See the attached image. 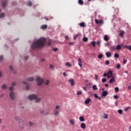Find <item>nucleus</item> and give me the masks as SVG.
<instances>
[{
	"label": "nucleus",
	"instance_id": "nucleus-1",
	"mask_svg": "<svg viewBox=\"0 0 131 131\" xmlns=\"http://www.w3.org/2000/svg\"><path fill=\"white\" fill-rule=\"evenodd\" d=\"M46 45V38H40L36 41H34L31 45V48L34 50L42 48Z\"/></svg>",
	"mask_w": 131,
	"mask_h": 131
},
{
	"label": "nucleus",
	"instance_id": "nucleus-2",
	"mask_svg": "<svg viewBox=\"0 0 131 131\" xmlns=\"http://www.w3.org/2000/svg\"><path fill=\"white\" fill-rule=\"evenodd\" d=\"M28 99L30 100V101H32L33 100H35L36 103H39L40 101H41V98L37 97V96L35 94H31L28 96Z\"/></svg>",
	"mask_w": 131,
	"mask_h": 131
},
{
	"label": "nucleus",
	"instance_id": "nucleus-3",
	"mask_svg": "<svg viewBox=\"0 0 131 131\" xmlns=\"http://www.w3.org/2000/svg\"><path fill=\"white\" fill-rule=\"evenodd\" d=\"M36 81L37 85H41L43 83V79L41 78L40 76L36 77Z\"/></svg>",
	"mask_w": 131,
	"mask_h": 131
},
{
	"label": "nucleus",
	"instance_id": "nucleus-4",
	"mask_svg": "<svg viewBox=\"0 0 131 131\" xmlns=\"http://www.w3.org/2000/svg\"><path fill=\"white\" fill-rule=\"evenodd\" d=\"M9 97L11 100H15L16 99V94L14 91H11L9 93Z\"/></svg>",
	"mask_w": 131,
	"mask_h": 131
},
{
	"label": "nucleus",
	"instance_id": "nucleus-5",
	"mask_svg": "<svg viewBox=\"0 0 131 131\" xmlns=\"http://www.w3.org/2000/svg\"><path fill=\"white\" fill-rule=\"evenodd\" d=\"M96 24H98L99 26H102L104 24V20H98L96 19L95 20Z\"/></svg>",
	"mask_w": 131,
	"mask_h": 131
},
{
	"label": "nucleus",
	"instance_id": "nucleus-6",
	"mask_svg": "<svg viewBox=\"0 0 131 131\" xmlns=\"http://www.w3.org/2000/svg\"><path fill=\"white\" fill-rule=\"evenodd\" d=\"M113 73H112V71L109 70L107 72V78H111V77H113Z\"/></svg>",
	"mask_w": 131,
	"mask_h": 131
},
{
	"label": "nucleus",
	"instance_id": "nucleus-7",
	"mask_svg": "<svg viewBox=\"0 0 131 131\" xmlns=\"http://www.w3.org/2000/svg\"><path fill=\"white\" fill-rule=\"evenodd\" d=\"M14 120H15V121H17V122H18L19 123L21 122V118H20V117L18 116H14Z\"/></svg>",
	"mask_w": 131,
	"mask_h": 131
},
{
	"label": "nucleus",
	"instance_id": "nucleus-8",
	"mask_svg": "<svg viewBox=\"0 0 131 131\" xmlns=\"http://www.w3.org/2000/svg\"><path fill=\"white\" fill-rule=\"evenodd\" d=\"M107 95H108V92L106 91H103L102 92V95H101V97L102 98H106V97L107 96Z\"/></svg>",
	"mask_w": 131,
	"mask_h": 131
},
{
	"label": "nucleus",
	"instance_id": "nucleus-9",
	"mask_svg": "<svg viewBox=\"0 0 131 131\" xmlns=\"http://www.w3.org/2000/svg\"><path fill=\"white\" fill-rule=\"evenodd\" d=\"M69 82L70 83L72 86H73L74 85V80L72 78H70L69 79Z\"/></svg>",
	"mask_w": 131,
	"mask_h": 131
},
{
	"label": "nucleus",
	"instance_id": "nucleus-10",
	"mask_svg": "<svg viewBox=\"0 0 131 131\" xmlns=\"http://www.w3.org/2000/svg\"><path fill=\"white\" fill-rule=\"evenodd\" d=\"M2 7L3 8H5V7H6L7 5H8V3H7V0H5L3 2H2Z\"/></svg>",
	"mask_w": 131,
	"mask_h": 131
},
{
	"label": "nucleus",
	"instance_id": "nucleus-11",
	"mask_svg": "<svg viewBox=\"0 0 131 131\" xmlns=\"http://www.w3.org/2000/svg\"><path fill=\"white\" fill-rule=\"evenodd\" d=\"M110 83H113V82H115V77H112L111 79L110 80Z\"/></svg>",
	"mask_w": 131,
	"mask_h": 131
},
{
	"label": "nucleus",
	"instance_id": "nucleus-12",
	"mask_svg": "<svg viewBox=\"0 0 131 131\" xmlns=\"http://www.w3.org/2000/svg\"><path fill=\"white\" fill-rule=\"evenodd\" d=\"M92 101V100L90 98H87L85 101H84V103L86 105H88V104H89L91 101Z\"/></svg>",
	"mask_w": 131,
	"mask_h": 131
},
{
	"label": "nucleus",
	"instance_id": "nucleus-13",
	"mask_svg": "<svg viewBox=\"0 0 131 131\" xmlns=\"http://www.w3.org/2000/svg\"><path fill=\"white\" fill-rule=\"evenodd\" d=\"M23 83L26 85V90H29V85L26 82V81L23 82Z\"/></svg>",
	"mask_w": 131,
	"mask_h": 131
},
{
	"label": "nucleus",
	"instance_id": "nucleus-14",
	"mask_svg": "<svg viewBox=\"0 0 131 131\" xmlns=\"http://www.w3.org/2000/svg\"><path fill=\"white\" fill-rule=\"evenodd\" d=\"M105 55L106 56V57H107V58H110V57H111V55H112L111 52H106Z\"/></svg>",
	"mask_w": 131,
	"mask_h": 131
},
{
	"label": "nucleus",
	"instance_id": "nucleus-15",
	"mask_svg": "<svg viewBox=\"0 0 131 131\" xmlns=\"http://www.w3.org/2000/svg\"><path fill=\"white\" fill-rule=\"evenodd\" d=\"M116 50H117V51H119V50H121V45H117L116 47Z\"/></svg>",
	"mask_w": 131,
	"mask_h": 131
},
{
	"label": "nucleus",
	"instance_id": "nucleus-16",
	"mask_svg": "<svg viewBox=\"0 0 131 131\" xmlns=\"http://www.w3.org/2000/svg\"><path fill=\"white\" fill-rule=\"evenodd\" d=\"M28 80L29 81H34V77H30L28 78Z\"/></svg>",
	"mask_w": 131,
	"mask_h": 131
},
{
	"label": "nucleus",
	"instance_id": "nucleus-17",
	"mask_svg": "<svg viewBox=\"0 0 131 131\" xmlns=\"http://www.w3.org/2000/svg\"><path fill=\"white\" fill-rule=\"evenodd\" d=\"M104 39L105 41H108L109 40V37H108V35H105L104 36Z\"/></svg>",
	"mask_w": 131,
	"mask_h": 131
},
{
	"label": "nucleus",
	"instance_id": "nucleus-18",
	"mask_svg": "<svg viewBox=\"0 0 131 131\" xmlns=\"http://www.w3.org/2000/svg\"><path fill=\"white\" fill-rule=\"evenodd\" d=\"M70 123H71V124H72V125H74L75 124V121H74V120H70Z\"/></svg>",
	"mask_w": 131,
	"mask_h": 131
},
{
	"label": "nucleus",
	"instance_id": "nucleus-19",
	"mask_svg": "<svg viewBox=\"0 0 131 131\" xmlns=\"http://www.w3.org/2000/svg\"><path fill=\"white\" fill-rule=\"evenodd\" d=\"M124 31H120L119 35L120 36H121V37H123V35H124Z\"/></svg>",
	"mask_w": 131,
	"mask_h": 131
},
{
	"label": "nucleus",
	"instance_id": "nucleus-20",
	"mask_svg": "<svg viewBox=\"0 0 131 131\" xmlns=\"http://www.w3.org/2000/svg\"><path fill=\"white\" fill-rule=\"evenodd\" d=\"M80 127L82 129H84V128H85V124L84 123H82L80 125Z\"/></svg>",
	"mask_w": 131,
	"mask_h": 131
},
{
	"label": "nucleus",
	"instance_id": "nucleus-21",
	"mask_svg": "<svg viewBox=\"0 0 131 131\" xmlns=\"http://www.w3.org/2000/svg\"><path fill=\"white\" fill-rule=\"evenodd\" d=\"M59 113H60V111H59L58 110H55L54 112L53 113L54 115H58V114H59Z\"/></svg>",
	"mask_w": 131,
	"mask_h": 131
},
{
	"label": "nucleus",
	"instance_id": "nucleus-22",
	"mask_svg": "<svg viewBox=\"0 0 131 131\" xmlns=\"http://www.w3.org/2000/svg\"><path fill=\"white\" fill-rule=\"evenodd\" d=\"M79 119L81 122H83V121H84V118H83L82 116H80Z\"/></svg>",
	"mask_w": 131,
	"mask_h": 131
},
{
	"label": "nucleus",
	"instance_id": "nucleus-23",
	"mask_svg": "<svg viewBox=\"0 0 131 131\" xmlns=\"http://www.w3.org/2000/svg\"><path fill=\"white\" fill-rule=\"evenodd\" d=\"M80 27H85V24L84 23H81L79 24Z\"/></svg>",
	"mask_w": 131,
	"mask_h": 131
},
{
	"label": "nucleus",
	"instance_id": "nucleus-24",
	"mask_svg": "<svg viewBox=\"0 0 131 131\" xmlns=\"http://www.w3.org/2000/svg\"><path fill=\"white\" fill-rule=\"evenodd\" d=\"M48 26L47 25H44L41 26V29H46Z\"/></svg>",
	"mask_w": 131,
	"mask_h": 131
},
{
	"label": "nucleus",
	"instance_id": "nucleus-25",
	"mask_svg": "<svg viewBox=\"0 0 131 131\" xmlns=\"http://www.w3.org/2000/svg\"><path fill=\"white\" fill-rule=\"evenodd\" d=\"M44 83L46 85H48L49 84H50V80H47L45 81Z\"/></svg>",
	"mask_w": 131,
	"mask_h": 131
},
{
	"label": "nucleus",
	"instance_id": "nucleus-26",
	"mask_svg": "<svg viewBox=\"0 0 131 131\" xmlns=\"http://www.w3.org/2000/svg\"><path fill=\"white\" fill-rule=\"evenodd\" d=\"M65 65H66V66H68V67H71V66H72V65L71 64L70 62H66L65 63Z\"/></svg>",
	"mask_w": 131,
	"mask_h": 131
},
{
	"label": "nucleus",
	"instance_id": "nucleus-27",
	"mask_svg": "<svg viewBox=\"0 0 131 131\" xmlns=\"http://www.w3.org/2000/svg\"><path fill=\"white\" fill-rule=\"evenodd\" d=\"M111 51H115L116 50V47H115V46H112L111 47Z\"/></svg>",
	"mask_w": 131,
	"mask_h": 131
},
{
	"label": "nucleus",
	"instance_id": "nucleus-28",
	"mask_svg": "<svg viewBox=\"0 0 131 131\" xmlns=\"http://www.w3.org/2000/svg\"><path fill=\"white\" fill-rule=\"evenodd\" d=\"M83 41H85V42H86V41H88V40H89V38H88V37H84L82 39Z\"/></svg>",
	"mask_w": 131,
	"mask_h": 131
},
{
	"label": "nucleus",
	"instance_id": "nucleus-29",
	"mask_svg": "<svg viewBox=\"0 0 131 131\" xmlns=\"http://www.w3.org/2000/svg\"><path fill=\"white\" fill-rule=\"evenodd\" d=\"M111 45V42H106L105 44H104V46L105 47H110V45Z\"/></svg>",
	"mask_w": 131,
	"mask_h": 131
},
{
	"label": "nucleus",
	"instance_id": "nucleus-30",
	"mask_svg": "<svg viewBox=\"0 0 131 131\" xmlns=\"http://www.w3.org/2000/svg\"><path fill=\"white\" fill-rule=\"evenodd\" d=\"M92 89L94 91H96L97 90H98V88H97V86L96 85H93L92 86Z\"/></svg>",
	"mask_w": 131,
	"mask_h": 131
},
{
	"label": "nucleus",
	"instance_id": "nucleus-31",
	"mask_svg": "<svg viewBox=\"0 0 131 131\" xmlns=\"http://www.w3.org/2000/svg\"><path fill=\"white\" fill-rule=\"evenodd\" d=\"M125 48L127 49V50H129V51H131V46H125Z\"/></svg>",
	"mask_w": 131,
	"mask_h": 131
},
{
	"label": "nucleus",
	"instance_id": "nucleus-32",
	"mask_svg": "<svg viewBox=\"0 0 131 131\" xmlns=\"http://www.w3.org/2000/svg\"><path fill=\"white\" fill-rule=\"evenodd\" d=\"M96 42L95 41H93L91 42V44L92 45L93 47H96Z\"/></svg>",
	"mask_w": 131,
	"mask_h": 131
},
{
	"label": "nucleus",
	"instance_id": "nucleus-33",
	"mask_svg": "<svg viewBox=\"0 0 131 131\" xmlns=\"http://www.w3.org/2000/svg\"><path fill=\"white\" fill-rule=\"evenodd\" d=\"M2 88L3 90H6V89L8 88V86H7V85L4 84L2 86Z\"/></svg>",
	"mask_w": 131,
	"mask_h": 131
},
{
	"label": "nucleus",
	"instance_id": "nucleus-34",
	"mask_svg": "<svg viewBox=\"0 0 131 131\" xmlns=\"http://www.w3.org/2000/svg\"><path fill=\"white\" fill-rule=\"evenodd\" d=\"M9 70H10L11 71H14V68L13 67V66H9Z\"/></svg>",
	"mask_w": 131,
	"mask_h": 131
},
{
	"label": "nucleus",
	"instance_id": "nucleus-35",
	"mask_svg": "<svg viewBox=\"0 0 131 131\" xmlns=\"http://www.w3.org/2000/svg\"><path fill=\"white\" fill-rule=\"evenodd\" d=\"M103 118H104V119H107L108 118V115H107L106 114H104Z\"/></svg>",
	"mask_w": 131,
	"mask_h": 131
},
{
	"label": "nucleus",
	"instance_id": "nucleus-36",
	"mask_svg": "<svg viewBox=\"0 0 131 131\" xmlns=\"http://www.w3.org/2000/svg\"><path fill=\"white\" fill-rule=\"evenodd\" d=\"M98 59H102L103 58V55L102 54H100L98 55Z\"/></svg>",
	"mask_w": 131,
	"mask_h": 131
},
{
	"label": "nucleus",
	"instance_id": "nucleus-37",
	"mask_svg": "<svg viewBox=\"0 0 131 131\" xmlns=\"http://www.w3.org/2000/svg\"><path fill=\"white\" fill-rule=\"evenodd\" d=\"M121 67V66H120V64L119 63L117 64L116 66L117 69H120Z\"/></svg>",
	"mask_w": 131,
	"mask_h": 131
},
{
	"label": "nucleus",
	"instance_id": "nucleus-38",
	"mask_svg": "<svg viewBox=\"0 0 131 131\" xmlns=\"http://www.w3.org/2000/svg\"><path fill=\"white\" fill-rule=\"evenodd\" d=\"M77 94L79 96V95H82V92H81V91L79 90L77 92Z\"/></svg>",
	"mask_w": 131,
	"mask_h": 131
},
{
	"label": "nucleus",
	"instance_id": "nucleus-39",
	"mask_svg": "<svg viewBox=\"0 0 131 131\" xmlns=\"http://www.w3.org/2000/svg\"><path fill=\"white\" fill-rule=\"evenodd\" d=\"M78 4L79 5H83V1H82V0H79Z\"/></svg>",
	"mask_w": 131,
	"mask_h": 131
},
{
	"label": "nucleus",
	"instance_id": "nucleus-40",
	"mask_svg": "<svg viewBox=\"0 0 131 131\" xmlns=\"http://www.w3.org/2000/svg\"><path fill=\"white\" fill-rule=\"evenodd\" d=\"M114 57H115V58H119V54L116 53L114 54Z\"/></svg>",
	"mask_w": 131,
	"mask_h": 131
},
{
	"label": "nucleus",
	"instance_id": "nucleus-41",
	"mask_svg": "<svg viewBox=\"0 0 131 131\" xmlns=\"http://www.w3.org/2000/svg\"><path fill=\"white\" fill-rule=\"evenodd\" d=\"M9 91L13 92V91H14V87L13 86L9 87Z\"/></svg>",
	"mask_w": 131,
	"mask_h": 131
},
{
	"label": "nucleus",
	"instance_id": "nucleus-42",
	"mask_svg": "<svg viewBox=\"0 0 131 131\" xmlns=\"http://www.w3.org/2000/svg\"><path fill=\"white\" fill-rule=\"evenodd\" d=\"M4 17H5V13H1V14L0 15V18H4Z\"/></svg>",
	"mask_w": 131,
	"mask_h": 131
},
{
	"label": "nucleus",
	"instance_id": "nucleus-43",
	"mask_svg": "<svg viewBox=\"0 0 131 131\" xmlns=\"http://www.w3.org/2000/svg\"><path fill=\"white\" fill-rule=\"evenodd\" d=\"M118 112L119 114H122L123 111H122V110H119L118 111Z\"/></svg>",
	"mask_w": 131,
	"mask_h": 131
},
{
	"label": "nucleus",
	"instance_id": "nucleus-44",
	"mask_svg": "<svg viewBox=\"0 0 131 131\" xmlns=\"http://www.w3.org/2000/svg\"><path fill=\"white\" fill-rule=\"evenodd\" d=\"M96 45H97V46H100L101 45V41L98 40L96 42Z\"/></svg>",
	"mask_w": 131,
	"mask_h": 131
},
{
	"label": "nucleus",
	"instance_id": "nucleus-45",
	"mask_svg": "<svg viewBox=\"0 0 131 131\" xmlns=\"http://www.w3.org/2000/svg\"><path fill=\"white\" fill-rule=\"evenodd\" d=\"M107 81V79H106V78H103L102 79V82H106Z\"/></svg>",
	"mask_w": 131,
	"mask_h": 131
},
{
	"label": "nucleus",
	"instance_id": "nucleus-46",
	"mask_svg": "<svg viewBox=\"0 0 131 131\" xmlns=\"http://www.w3.org/2000/svg\"><path fill=\"white\" fill-rule=\"evenodd\" d=\"M49 68H50V69H54V68H55L54 65L53 64H50Z\"/></svg>",
	"mask_w": 131,
	"mask_h": 131
},
{
	"label": "nucleus",
	"instance_id": "nucleus-47",
	"mask_svg": "<svg viewBox=\"0 0 131 131\" xmlns=\"http://www.w3.org/2000/svg\"><path fill=\"white\" fill-rule=\"evenodd\" d=\"M105 64H106V65H109V64H110V61H109V60H106Z\"/></svg>",
	"mask_w": 131,
	"mask_h": 131
},
{
	"label": "nucleus",
	"instance_id": "nucleus-48",
	"mask_svg": "<svg viewBox=\"0 0 131 131\" xmlns=\"http://www.w3.org/2000/svg\"><path fill=\"white\" fill-rule=\"evenodd\" d=\"M39 112L41 114H43V113H45V111L43 110H41L39 111Z\"/></svg>",
	"mask_w": 131,
	"mask_h": 131
},
{
	"label": "nucleus",
	"instance_id": "nucleus-49",
	"mask_svg": "<svg viewBox=\"0 0 131 131\" xmlns=\"http://www.w3.org/2000/svg\"><path fill=\"white\" fill-rule=\"evenodd\" d=\"M115 92H119V88H118V87H116V88H115Z\"/></svg>",
	"mask_w": 131,
	"mask_h": 131
},
{
	"label": "nucleus",
	"instance_id": "nucleus-50",
	"mask_svg": "<svg viewBox=\"0 0 131 131\" xmlns=\"http://www.w3.org/2000/svg\"><path fill=\"white\" fill-rule=\"evenodd\" d=\"M58 50V49L57 48H53V52H57Z\"/></svg>",
	"mask_w": 131,
	"mask_h": 131
},
{
	"label": "nucleus",
	"instance_id": "nucleus-51",
	"mask_svg": "<svg viewBox=\"0 0 131 131\" xmlns=\"http://www.w3.org/2000/svg\"><path fill=\"white\" fill-rule=\"evenodd\" d=\"M78 37V34H76L75 36H74L73 39H76V38H77Z\"/></svg>",
	"mask_w": 131,
	"mask_h": 131
},
{
	"label": "nucleus",
	"instance_id": "nucleus-52",
	"mask_svg": "<svg viewBox=\"0 0 131 131\" xmlns=\"http://www.w3.org/2000/svg\"><path fill=\"white\" fill-rule=\"evenodd\" d=\"M3 60H4V56H0V62H2Z\"/></svg>",
	"mask_w": 131,
	"mask_h": 131
},
{
	"label": "nucleus",
	"instance_id": "nucleus-53",
	"mask_svg": "<svg viewBox=\"0 0 131 131\" xmlns=\"http://www.w3.org/2000/svg\"><path fill=\"white\" fill-rule=\"evenodd\" d=\"M126 62H127V60L126 59H123V64H126Z\"/></svg>",
	"mask_w": 131,
	"mask_h": 131
},
{
	"label": "nucleus",
	"instance_id": "nucleus-54",
	"mask_svg": "<svg viewBox=\"0 0 131 131\" xmlns=\"http://www.w3.org/2000/svg\"><path fill=\"white\" fill-rule=\"evenodd\" d=\"M83 90H84V91H85L86 92V91H88V88L86 86H83Z\"/></svg>",
	"mask_w": 131,
	"mask_h": 131
},
{
	"label": "nucleus",
	"instance_id": "nucleus-55",
	"mask_svg": "<svg viewBox=\"0 0 131 131\" xmlns=\"http://www.w3.org/2000/svg\"><path fill=\"white\" fill-rule=\"evenodd\" d=\"M82 62H78V64L79 65V66H80V67H82Z\"/></svg>",
	"mask_w": 131,
	"mask_h": 131
},
{
	"label": "nucleus",
	"instance_id": "nucleus-56",
	"mask_svg": "<svg viewBox=\"0 0 131 131\" xmlns=\"http://www.w3.org/2000/svg\"><path fill=\"white\" fill-rule=\"evenodd\" d=\"M52 45V40H50L48 42V46H51Z\"/></svg>",
	"mask_w": 131,
	"mask_h": 131
},
{
	"label": "nucleus",
	"instance_id": "nucleus-57",
	"mask_svg": "<svg viewBox=\"0 0 131 131\" xmlns=\"http://www.w3.org/2000/svg\"><path fill=\"white\" fill-rule=\"evenodd\" d=\"M29 124L30 125V126H32V125H33V123L29 122Z\"/></svg>",
	"mask_w": 131,
	"mask_h": 131
},
{
	"label": "nucleus",
	"instance_id": "nucleus-58",
	"mask_svg": "<svg viewBox=\"0 0 131 131\" xmlns=\"http://www.w3.org/2000/svg\"><path fill=\"white\" fill-rule=\"evenodd\" d=\"M15 85H16V82H12V86H15Z\"/></svg>",
	"mask_w": 131,
	"mask_h": 131
},
{
	"label": "nucleus",
	"instance_id": "nucleus-59",
	"mask_svg": "<svg viewBox=\"0 0 131 131\" xmlns=\"http://www.w3.org/2000/svg\"><path fill=\"white\" fill-rule=\"evenodd\" d=\"M60 106L59 105H57L55 107V110H58V109H59Z\"/></svg>",
	"mask_w": 131,
	"mask_h": 131
},
{
	"label": "nucleus",
	"instance_id": "nucleus-60",
	"mask_svg": "<svg viewBox=\"0 0 131 131\" xmlns=\"http://www.w3.org/2000/svg\"><path fill=\"white\" fill-rule=\"evenodd\" d=\"M103 77H105V76L107 77V74L106 73H104L103 75Z\"/></svg>",
	"mask_w": 131,
	"mask_h": 131
},
{
	"label": "nucleus",
	"instance_id": "nucleus-61",
	"mask_svg": "<svg viewBox=\"0 0 131 131\" xmlns=\"http://www.w3.org/2000/svg\"><path fill=\"white\" fill-rule=\"evenodd\" d=\"M28 6H30V7H31V6H32V3L31 2H29Z\"/></svg>",
	"mask_w": 131,
	"mask_h": 131
},
{
	"label": "nucleus",
	"instance_id": "nucleus-62",
	"mask_svg": "<svg viewBox=\"0 0 131 131\" xmlns=\"http://www.w3.org/2000/svg\"><path fill=\"white\" fill-rule=\"evenodd\" d=\"M94 96H95V98H96V99H98L99 98V97L98 96V95H97V94H95Z\"/></svg>",
	"mask_w": 131,
	"mask_h": 131
},
{
	"label": "nucleus",
	"instance_id": "nucleus-63",
	"mask_svg": "<svg viewBox=\"0 0 131 131\" xmlns=\"http://www.w3.org/2000/svg\"><path fill=\"white\" fill-rule=\"evenodd\" d=\"M24 60H28V56H26L24 58Z\"/></svg>",
	"mask_w": 131,
	"mask_h": 131
},
{
	"label": "nucleus",
	"instance_id": "nucleus-64",
	"mask_svg": "<svg viewBox=\"0 0 131 131\" xmlns=\"http://www.w3.org/2000/svg\"><path fill=\"white\" fill-rule=\"evenodd\" d=\"M128 90H131V85H130L128 86Z\"/></svg>",
	"mask_w": 131,
	"mask_h": 131
}]
</instances>
